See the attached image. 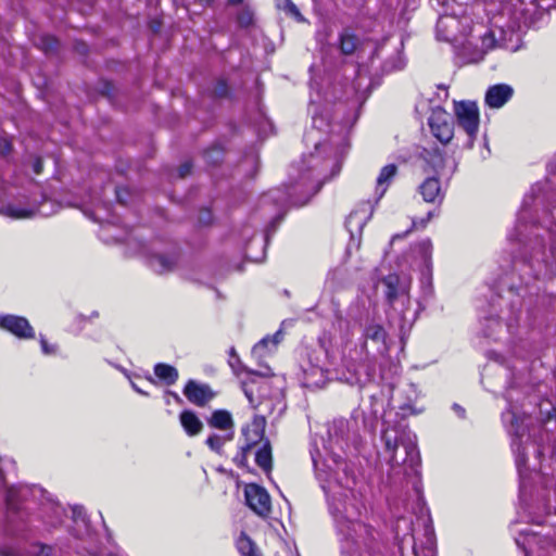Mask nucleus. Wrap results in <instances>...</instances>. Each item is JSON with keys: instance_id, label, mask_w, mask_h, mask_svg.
<instances>
[{"instance_id": "f257e3e1", "label": "nucleus", "mask_w": 556, "mask_h": 556, "mask_svg": "<svg viewBox=\"0 0 556 556\" xmlns=\"http://www.w3.org/2000/svg\"><path fill=\"white\" fill-rule=\"evenodd\" d=\"M329 491L332 493L330 509L340 535L342 555L364 556L372 549L378 532L355 520L361 506L350 488L337 491L334 486L329 485Z\"/></svg>"}, {"instance_id": "f03ea898", "label": "nucleus", "mask_w": 556, "mask_h": 556, "mask_svg": "<svg viewBox=\"0 0 556 556\" xmlns=\"http://www.w3.org/2000/svg\"><path fill=\"white\" fill-rule=\"evenodd\" d=\"M383 458L392 470L414 469L419 464L416 435L402 425L388 426L381 434Z\"/></svg>"}, {"instance_id": "7ed1b4c3", "label": "nucleus", "mask_w": 556, "mask_h": 556, "mask_svg": "<svg viewBox=\"0 0 556 556\" xmlns=\"http://www.w3.org/2000/svg\"><path fill=\"white\" fill-rule=\"evenodd\" d=\"M307 162L314 169L312 174L307 173L308 168L301 169L300 181L292 187V191L288 193H283L279 190L270 191L264 197L263 202H275L280 205L290 203L293 206H302L306 204L309 198L316 194L323 185L321 173L316 169L320 163L319 159L314 155H309Z\"/></svg>"}, {"instance_id": "20e7f679", "label": "nucleus", "mask_w": 556, "mask_h": 556, "mask_svg": "<svg viewBox=\"0 0 556 556\" xmlns=\"http://www.w3.org/2000/svg\"><path fill=\"white\" fill-rule=\"evenodd\" d=\"M472 31L468 16L458 17L454 13L444 12L437 23V38L453 43L464 56V45H468V34Z\"/></svg>"}, {"instance_id": "39448f33", "label": "nucleus", "mask_w": 556, "mask_h": 556, "mask_svg": "<svg viewBox=\"0 0 556 556\" xmlns=\"http://www.w3.org/2000/svg\"><path fill=\"white\" fill-rule=\"evenodd\" d=\"M476 34L471 35L468 39V45H464V58L468 62H478L483 59V55L491 49L500 47L510 51H516L517 47L508 45L505 38L496 39L495 31L486 29L482 25H478L472 29Z\"/></svg>"}, {"instance_id": "423d86ee", "label": "nucleus", "mask_w": 556, "mask_h": 556, "mask_svg": "<svg viewBox=\"0 0 556 556\" xmlns=\"http://www.w3.org/2000/svg\"><path fill=\"white\" fill-rule=\"evenodd\" d=\"M384 295L393 309L404 313L410 306V279L407 276L390 274L381 280Z\"/></svg>"}, {"instance_id": "0eeeda50", "label": "nucleus", "mask_w": 556, "mask_h": 556, "mask_svg": "<svg viewBox=\"0 0 556 556\" xmlns=\"http://www.w3.org/2000/svg\"><path fill=\"white\" fill-rule=\"evenodd\" d=\"M56 205L45 200L41 204L22 203L21 201L13 203H0V214L13 219L33 218L37 215L50 216L55 213Z\"/></svg>"}, {"instance_id": "6e6552de", "label": "nucleus", "mask_w": 556, "mask_h": 556, "mask_svg": "<svg viewBox=\"0 0 556 556\" xmlns=\"http://www.w3.org/2000/svg\"><path fill=\"white\" fill-rule=\"evenodd\" d=\"M458 125L468 136L467 147L471 148L479 129V111L473 102H460L455 105Z\"/></svg>"}, {"instance_id": "1a4fd4ad", "label": "nucleus", "mask_w": 556, "mask_h": 556, "mask_svg": "<svg viewBox=\"0 0 556 556\" xmlns=\"http://www.w3.org/2000/svg\"><path fill=\"white\" fill-rule=\"evenodd\" d=\"M247 505L260 517H268L271 511L270 496L267 491L254 483L244 488Z\"/></svg>"}, {"instance_id": "9d476101", "label": "nucleus", "mask_w": 556, "mask_h": 556, "mask_svg": "<svg viewBox=\"0 0 556 556\" xmlns=\"http://www.w3.org/2000/svg\"><path fill=\"white\" fill-rule=\"evenodd\" d=\"M28 494H31L35 498H47L50 503V508L53 510L55 516L60 513V507L53 503L50 498L47 497V493L45 490L34 486L29 488L27 485H18V486H10L7 490L5 502L9 509L15 510L17 509V502L20 500H25Z\"/></svg>"}, {"instance_id": "9b49d317", "label": "nucleus", "mask_w": 556, "mask_h": 556, "mask_svg": "<svg viewBox=\"0 0 556 556\" xmlns=\"http://www.w3.org/2000/svg\"><path fill=\"white\" fill-rule=\"evenodd\" d=\"M0 328L18 339H34L35 330L29 321L22 316L0 315Z\"/></svg>"}, {"instance_id": "f8f14e48", "label": "nucleus", "mask_w": 556, "mask_h": 556, "mask_svg": "<svg viewBox=\"0 0 556 556\" xmlns=\"http://www.w3.org/2000/svg\"><path fill=\"white\" fill-rule=\"evenodd\" d=\"M450 115L443 110H435L429 118V126L432 134L442 143H447L453 138V125Z\"/></svg>"}, {"instance_id": "ddd939ff", "label": "nucleus", "mask_w": 556, "mask_h": 556, "mask_svg": "<svg viewBox=\"0 0 556 556\" xmlns=\"http://www.w3.org/2000/svg\"><path fill=\"white\" fill-rule=\"evenodd\" d=\"M371 215L372 208L369 203H363L350 213L345 225L352 239H354L356 235L361 236Z\"/></svg>"}, {"instance_id": "4468645a", "label": "nucleus", "mask_w": 556, "mask_h": 556, "mask_svg": "<svg viewBox=\"0 0 556 556\" xmlns=\"http://www.w3.org/2000/svg\"><path fill=\"white\" fill-rule=\"evenodd\" d=\"M184 394L189 402L198 406L206 405L214 397V392L208 386L198 383L194 380L187 382Z\"/></svg>"}, {"instance_id": "2eb2a0df", "label": "nucleus", "mask_w": 556, "mask_h": 556, "mask_svg": "<svg viewBox=\"0 0 556 556\" xmlns=\"http://www.w3.org/2000/svg\"><path fill=\"white\" fill-rule=\"evenodd\" d=\"M514 89L506 84L491 86L485 92V103L492 109H500L510 100Z\"/></svg>"}, {"instance_id": "dca6fc26", "label": "nucleus", "mask_w": 556, "mask_h": 556, "mask_svg": "<svg viewBox=\"0 0 556 556\" xmlns=\"http://www.w3.org/2000/svg\"><path fill=\"white\" fill-rule=\"evenodd\" d=\"M242 433L245 437L247 443L241 446L240 463H243L247 459V453L252 448V446L263 439L264 425L262 421L254 420L251 426L242 429Z\"/></svg>"}, {"instance_id": "f3484780", "label": "nucleus", "mask_w": 556, "mask_h": 556, "mask_svg": "<svg viewBox=\"0 0 556 556\" xmlns=\"http://www.w3.org/2000/svg\"><path fill=\"white\" fill-rule=\"evenodd\" d=\"M419 192L422 199L429 203L441 202L443 199L441 184L437 177H428L425 179L419 186Z\"/></svg>"}, {"instance_id": "a211bd4d", "label": "nucleus", "mask_w": 556, "mask_h": 556, "mask_svg": "<svg viewBox=\"0 0 556 556\" xmlns=\"http://www.w3.org/2000/svg\"><path fill=\"white\" fill-rule=\"evenodd\" d=\"M177 264V255L170 253H153L150 257V266L159 274L167 273L174 269Z\"/></svg>"}, {"instance_id": "6ab92c4d", "label": "nucleus", "mask_w": 556, "mask_h": 556, "mask_svg": "<svg viewBox=\"0 0 556 556\" xmlns=\"http://www.w3.org/2000/svg\"><path fill=\"white\" fill-rule=\"evenodd\" d=\"M210 427L225 431V433L233 431L235 422L231 414L226 409H217L213 412L207 420Z\"/></svg>"}, {"instance_id": "aec40b11", "label": "nucleus", "mask_w": 556, "mask_h": 556, "mask_svg": "<svg viewBox=\"0 0 556 556\" xmlns=\"http://www.w3.org/2000/svg\"><path fill=\"white\" fill-rule=\"evenodd\" d=\"M179 421L189 437L198 435L203 430V422L192 410H182Z\"/></svg>"}, {"instance_id": "412c9836", "label": "nucleus", "mask_w": 556, "mask_h": 556, "mask_svg": "<svg viewBox=\"0 0 556 556\" xmlns=\"http://www.w3.org/2000/svg\"><path fill=\"white\" fill-rule=\"evenodd\" d=\"M303 386L308 389H320L326 384V375L323 368L311 366L303 371Z\"/></svg>"}, {"instance_id": "4be33fe9", "label": "nucleus", "mask_w": 556, "mask_h": 556, "mask_svg": "<svg viewBox=\"0 0 556 556\" xmlns=\"http://www.w3.org/2000/svg\"><path fill=\"white\" fill-rule=\"evenodd\" d=\"M397 174V167L394 164L386 165L381 168L378 177H377V188L376 192L378 193V198H382L386 193L388 187L391 181Z\"/></svg>"}, {"instance_id": "5701e85b", "label": "nucleus", "mask_w": 556, "mask_h": 556, "mask_svg": "<svg viewBox=\"0 0 556 556\" xmlns=\"http://www.w3.org/2000/svg\"><path fill=\"white\" fill-rule=\"evenodd\" d=\"M363 365L348 366V374H342L341 379L351 386L363 387L368 381V374L362 372Z\"/></svg>"}, {"instance_id": "b1692460", "label": "nucleus", "mask_w": 556, "mask_h": 556, "mask_svg": "<svg viewBox=\"0 0 556 556\" xmlns=\"http://www.w3.org/2000/svg\"><path fill=\"white\" fill-rule=\"evenodd\" d=\"M154 374L168 386L174 384L178 379L177 369L168 364H156L154 367Z\"/></svg>"}, {"instance_id": "393cba45", "label": "nucleus", "mask_w": 556, "mask_h": 556, "mask_svg": "<svg viewBox=\"0 0 556 556\" xmlns=\"http://www.w3.org/2000/svg\"><path fill=\"white\" fill-rule=\"evenodd\" d=\"M233 431L227 432L225 434L213 433L206 439V445L213 452L222 455L224 445L233 439Z\"/></svg>"}, {"instance_id": "a878e982", "label": "nucleus", "mask_w": 556, "mask_h": 556, "mask_svg": "<svg viewBox=\"0 0 556 556\" xmlns=\"http://www.w3.org/2000/svg\"><path fill=\"white\" fill-rule=\"evenodd\" d=\"M256 464L265 471H270L273 467L271 447L268 441H265L263 446L256 452Z\"/></svg>"}, {"instance_id": "bb28decb", "label": "nucleus", "mask_w": 556, "mask_h": 556, "mask_svg": "<svg viewBox=\"0 0 556 556\" xmlns=\"http://www.w3.org/2000/svg\"><path fill=\"white\" fill-rule=\"evenodd\" d=\"M280 337H281V332L278 331L271 338L267 337V338L262 339L258 343H256L254 345V348L252 350V354L257 358L263 357L265 355V351L268 349L269 345L271 348L277 346V344L280 341Z\"/></svg>"}, {"instance_id": "cd10ccee", "label": "nucleus", "mask_w": 556, "mask_h": 556, "mask_svg": "<svg viewBox=\"0 0 556 556\" xmlns=\"http://www.w3.org/2000/svg\"><path fill=\"white\" fill-rule=\"evenodd\" d=\"M237 548L242 556H261L252 540L244 533L237 540Z\"/></svg>"}, {"instance_id": "c85d7f7f", "label": "nucleus", "mask_w": 556, "mask_h": 556, "mask_svg": "<svg viewBox=\"0 0 556 556\" xmlns=\"http://www.w3.org/2000/svg\"><path fill=\"white\" fill-rule=\"evenodd\" d=\"M276 7L298 22L305 21L298 7L291 0H276Z\"/></svg>"}, {"instance_id": "c756f323", "label": "nucleus", "mask_w": 556, "mask_h": 556, "mask_svg": "<svg viewBox=\"0 0 556 556\" xmlns=\"http://www.w3.org/2000/svg\"><path fill=\"white\" fill-rule=\"evenodd\" d=\"M254 11L248 4H243L240 11L237 13V23L242 28H249L254 25Z\"/></svg>"}, {"instance_id": "7c9ffc66", "label": "nucleus", "mask_w": 556, "mask_h": 556, "mask_svg": "<svg viewBox=\"0 0 556 556\" xmlns=\"http://www.w3.org/2000/svg\"><path fill=\"white\" fill-rule=\"evenodd\" d=\"M365 336L374 342L384 344L387 332L381 325L371 324L366 328Z\"/></svg>"}, {"instance_id": "2f4dec72", "label": "nucleus", "mask_w": 556, "mask_h": 556, "mask_svg": "<svg viewBox=\"0 0 556 556\" xmlns=\"http://www.w3.org/2000/svg\"><path fill=\"white\" fill-rule=\"evenodd\" d=\"M504 418H509L510 427L508 429L511 435L517 438H521L525 434L526 428L522 426L523 420L519 419L513 412H507L504 415Z\"/></svg>"}, {"instance_id": "473e14b6", "label": "nucleus", "mask_w": 556, "mask_h": 556, "mask_svg": "<svg viewBox=\"0 0 556 556\" xmlns=\"http://www.w3.org/2000/svg\"><path fill=\"white\" fill-rule=\"evenodd\" d=\"M414 251L420 257L421 262L425 265H428L432 252V244L430 240H422L418 242L414 248Z\"/></svg>"}, {"instance_id": "72a5a7b5", "label": "nucleus", "mask_w": 556, "mask_h": 556, "mask_svg": "<svg viewBox=\"0 0 556 556\" xmlns=\"http://www.w3.org/2000/svg\"><path fill=\"white\" fill-rule=\"evenodd\" d=\"M357 46V38L354 35L344 33L340 37V50L344 54H352Z\"/></svg>"}, {"instance_id": "f704fd0d", "label": "nucleus", "mask_w": 556, "mask_h": 556, "mask_svg": "<svg viewBox=\"0 0 556 556\" xmlns=\"http://www.w3.org/2000/svg\"><path fill=\"white\" fill-rule=\"evenodd\" d=\"M29 553L33 556H52L53 555V548L50 545H45V544L37 543V544H34L30 547Z\"/></svg>"}, {"instance_id": "c9c22d12", "label": "nucleus", "mask_w": 556, "mask_h": 556, "mask_svg": "<svg viewBox=\"0 0 556 556\" xmlns=\"http://www.w3.org/2000/svg\"><path fill=\"white\" fill-rule=\"evenodd\" d=\"M40 344H41L42 352H43L46 355L54 354V353H55V351H56V348H55V346H53V345L48 344V342L46 341V339H45V338H41V339H40Z\"/></svg>"}, {"instance_id": "e433bc0d", "label": "nucleus", "mask_w": 556, "mask_h": 556, "mask_svg": "<svg viewBox=\"0 0 556 556\" xmlns=\"http://www.w3.org/2000/svg\"><path fill=\"white\" fill-rule=\"evenodd\" d=\"M10 150L11 143L4 138L0 139V154L5 155L10 152Z\"/></svg>"}, {"instance_id": "4c0bfd02", "label": "nucleus", "mask_w": 556, "mask_h": 556, "mask_svg": "<svg viewBox=\"0 0 556 556\" xmlns=\"http://www.w3.org/2000/svg\"><path fill=\"white\" fill-rule=\"evenodd\" d=\"M334 429H339L341 432V437H343L344 430L348 428V422L345 420H339L333 424Z\"/></svg>"}, {"instance_id": "58836bf2", "label": "nucleus", "mask_w": 556, "mask_h": 556, "mask_svg": "<svg viewBox=\"0 0 556 556\" xmlns=\"http://www.w3.org/2000/svg\"><path fill=\"white\" fill-rule=\"evenodd\" d=\"M433 216V213L432 212H429L428 215H427V219H421L419 223L416 222V220H413V226L412 227H418V226H421V227H425L427 222L430 220Z\"/></svg>"}, {"instance_id": "ea45409f", "label": "nucleus", "mask_w": 556, "mask_h": 556, "mask_svg": "<svg viewBox=\"0 0 556 556\" xmlns=\"http://www.w3.org/2000/svg\"><path fill=\"white\" fill-rule=\"evenodd\" d=\"M493 326L502 327V324H501V321L497 318L490 319V325L488 326L490 331L486 333L488 336H492L493 334V330H492Z\"/></svg>"}, {"instance_id": "a19ab883", "label": "nucleus", "mask_w": 556, "mask_h": 556, "mask_svg": "<svg viewBox=\"0 0 556 556\" xmlns=\"http://www.w3.org/2000/svg\"><path fill=\"white\" fill-rule=\"evenodd\" d=\"M34 172L39 175L42 172V161L37 159L34 163Z\"/></svg>"}, {"instance_id": "79ce46f5", "label": "nucleus", "mask_w": 556, "mask_h": 556, "mask_svg": "<svg viewBox=\"0 0 556 556\" xmlns=\"http://www.w3.org/2000/svg\"><path fill=\"white\" fill-rule=\"evenodd\" d=\"M189 173H190V165L189 164H184V165L180 166V168H179V176L180 177H185Z\"/></svg>"}, {"instance_id": "37998d69", "label": "nucleus", "mask_w": 556, "mask_h": 556, "mask_svg": "<svg viewBox=\"0 0 556 556\" xmlns=\"http://www.w3.org/2000/svg\"><path fill=\"white\" fill-rule=\"evenodd\" d=\"M454 0H437V2L441 5V7H446V11L448 10L450 8V4L451 2H453Z\"/></svg>"}, {"instance_id": "c03bdc74", "label": "nucleus", "mask_w": 556, "mask_h": 556, "mask_svg": "<svg viewBox=\"0 0 556 556\" xmlns=\"http://www.w3.org/2000/svg\"><path fill=\"white\" fill-rule=\"evenodd\" d=\"M123 192H124V191H123L122 189H117V190H116V197H117V200H118L121 203H125V202H126V200H125V199L123 198V195H122V193H123Z\"/></svg>"}, {"instance_id": "a18cd8bd", "label": "nucleus", "mask_w": 556, "mask_h": 556, "mask_svg": "<svg viewBox=\"0 0 556 556\" xmlns=\"http://www.w3.org/2000/svg\"><path fill=\"white\" fill-rule=\"evenodd\" d=\"M453 408L459 416H464L465 410L459 405L454 404Z\"/></svg>"}, {"instance_id": "49530a36", "label": "nucleus", "mask_w": 556, "mask_h": 556, "mask_svg": "<svg viewBox=\"0 0 556 556\" xmlns=\"http://www.w3.org/2000/svg\"><path fill=\"white\" fill-rule=\"evenodd\" d=\"M227 3H228L229 5H239V4H242V5H243V4H245V3L243 2V0H227Z\"/></svg>"}, {"instance_id": "de8ad7c7", "label": "nucleus", "mask_w": 556, "mask_h": 556, "mask_svg": "<svg viewBox=\"0 0 556 556\" xmlns=\"http://www.w3.org/2000/svg\"><path fill=\"white\" fill-rule=\"evenodd\" d=\"M167 393H168L169 395H172V396H173V399H175L177 402H180V401H181L180 396H179L177 393H175V392H170V391H168Z\"/></svg>"}, {"instance_id": "09e8293b", "label": "nucleus", "mask_w": 556, "mask_h": 556, "mask_svg": "<svg viewBox=\"0 0 556 556\" xmlns=\"http://www.w3.org/2000/svg\"><path fill=\"white\" fill-rule=\"evenodd\" d=\"M516 324H517V318L514 319V321H509L507 325L508 330L510 331L516 326Z\"/></svg>"}, {"instance_id": "8fccbe9b", "label": "nucleus", "mask_w": 556, "mask_h": 556, "mask_svg": "<svg viewBox=\"0 0 556 556\" xmlns=\"http://www.w3.org/2000/svg\"><path fill=\"white\" fill-rule=\"evenodd\" d=\"M216 92H217L218 94L223 96V94L226 92V86H225V85H223V86L220 87V89H217V90H216Z\"/></svg>"}, {"instance_id": "3c124183", "label": "nucleus", "mask_w": 556, "mask_h": 556, "mask_svg": "<svg viewBox=\"0 0 556 556\" xmlns=\"http://www.w3.org/2000/svg\"><path fill=\"white\" fill-rule=\"evenodd\" d=\"M213 154L219 155V154H220V152H219V150L214 149V150H212V151H210V152L207 153V157L210 159V157H211V155H213Z\"/></svg>"}, {"instance_id": "603ef678", "label": "nucleus", "mask_w": 556, "mask_h": 556, "mask_svg": "<svg viewBox=\"0 0 556 556\" xmlns=\"http://www.w3.org/2000/svg\"><path fill=\"white\" fill-rule=\"evenodd\" d=\"M403 66H404L403 61L400 59L399 64L395 65L393 68L394 70H401Z\"/></svg>"}, {"instance_id": "864d4df0", "label": "nucleus", "mask_w": 556, "mask_h": 556, "mask_svg": "<svg viewBox=\"0 0 556 556\" xmlns=\"http://www.w3.org/2000/svg\"><path fill=\"white\" fill-rule=\"evenodd\" d=\"M534 541H536V536L534 534L528 538V544H531Z\"/></svg>"}, {"instance_id": "5fc2aeb1", "label": "nucleus", "mask_w": 556, "mask_h": 556, "mask_svg": "<svg viewBox=\"0 0 556 556\" xmlns=\"http://www.w3.org/2000/svg\"><path fill=\"white\" fill-rule=\"evenodd\" d=\"M404 236H405V235H403V236H402V235H395V236H393V237H392V239H391V243H393L396 239L403 238Z\"/></svg>"}, {"instance_id": "6e6d98bb", "label": "nucleus", "mask_w": 556, "mask_h": 556, "mask_svg": "<svg viewBox=\"0 0 556 556\" xmlns=\"http://www.w3.org/2000/svg\"><path fill=\"white\" fill-rule=\"evenodd\" d=\"M54 45H55V40L50 39V43L48 45L47 49H52Z\"/></svg>"}, {"instance_id": "4d7b16f0", "label": "nucleus", "mask_w": 556, "mask_h": 556, "mask_svg": "<svg viewBox=\"0 0 556 556\" xmlns=\"http://www.w3.org/2000/svg\"><path fill=\"white\" fill-rule=\"evenodd\" d=\"M340 172V165L336 164L334 170L332 172V176Z\"/></svg>"}, {"instance_id": "13d9d810", "label": "nucleus", "mask_w": 556, "mask_h": 556, "mask_svg": "<svg viewBox=\"0 0 556 556\" xmlns=\"http://www.w3.org/2000/svg\"><path fill=\"white\" fill-rule=\"evenodd\" d=\"M523 462H525V456L523 455H519L518 459H517L518 465H520Z\"/></svg>"}, {"instance_id": "bf43d9fd", "label": "nucleus", "mask_w": 556, "mask_h": 556, "mask_svg": "<svg viewBox=\"0 0 556 556\" xmlns=\"http://www.w3.org/2000/svg\"><path fill=\"white\" fill-rule=\"evenodd\" d=\"M132 388L138 392V393H141V394H146L142 390H140L135 383H132Z\"/></svg>"}, {"instance_id": "052dcab7", "label": "nucleus", "mask_w": 556, "mask_h": 556, "mask_svg": "<svg viewBox=\"0 0 556 556\" xmlns=\"http://www.w3.org/2000/svg\"><path fill=\"white\" fill-rule=\"evenodd\" d=\"M230 356L231 357H237V353H236V350L233 348L230 349Z\"/></svg>"}, {"instance_id": "680f3d73", "label": "nucleus", "mask_w": 556, "mask_h": 556, "mask_svg": "<svg viewBox=\"0 0 556 556\" xmlns=\"http://www.w3.org/2000/svg\"><path fill=\"white\" fill-rule=\"evenodd\" d=\"M73 513L75 516H79L80 515V509L78 510L77 508L73 509Z\"/></svg>"}, {"instance_id": "e2e57ef3", "label": "nucleus", "mask_w": 556, "mask_h": 556, "mask_svg": "<svg viewBox=\"0 0 556 556\" xmlns=\"http://www.w3.org/2000/svg\"><path fill=\"white\" fill-rule=\"evenodd\" d=\"M200 2L204 3V4H208L211 3L213 0H199Z\"/></svg>"}, {"instance_id": "0e129e2a", "label": "nucleus", "mask_w": 556, "mask_h": 556, "mask_svg": "<svg viewBox=\"0 0 556 556\" xmlns=\"http://www.w3.org/2000/svg\"><path fill=\"white\" fill-rule=\"evenodd\" d=\"M525 549H526V556H528V554H529V551H528L527 548H525Z\"/></svg>"}, {"instance_id": "69168bd1", "label": "nucleus", "mask_w": 556, "mask_h": 556, "mask_svg": "<svg viewBox=\"0 0 556 556\" xmlns=\"http://www.w3.org/2000/svg\"><path fill=\"white\" fill-rule=\"evenodd\" d=\"M2 556H5V554L3 553Z\"/></svg>"}]
</instances>
